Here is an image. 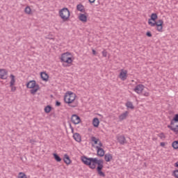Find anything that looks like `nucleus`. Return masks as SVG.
Masks as SVG:
<instances>
[{"instance_id": "1", "label": "nucleus", "mask_w": 178, "mask_h": 178, "mask_svg": "<svg viewBox=\"0 0 178 178\" xmlns=\"http://www.w3.org/2000/svg\"><path fill=\"white\" fill-rule=\"evenodd\" d=\"M81 160L83 163L86 166H88L90 169H92V170L96 169L99 176L105 177V172H102V169H104V160L92 157L88 158L87 156H81Z\"/></svg>"}, {"instance_id": "2", "label": "nucleus", "mask_w": 178, "mask_h": 178, "mask_svg": "<svg viewBox=\"0 0 178 178\" xmlns=\"http://www.w3.org/2000/svg\"><path fill=\"white\" fill-rule=\"evenodd\" d=\"M158 19V15L156 13H152L150 16V19H148V24L151 27H155L156 30L159 33H162L163 31V20L159 19L156 22Z\"/></svg>"}, {"instance_id": "3", "label": "nucleus", "mask_w": 178, "mask_h": 178, "mask_svg": "<svg viewBox=\"0 0 178 178\" xmlns=\"http://www.w3.org/2000/svg\"><path fill=\"white\" fill-rule=\"evenodd\" d=\"M76 97V93L67 92L64 97V102L65 104H67L69 106H71V108H76V106L79 105L77 102H74Z\"/></svg>"}, {"instance_id": "4", "label": "nucleus", "mask_w": 178, "mask_h": 178, "mask_svg": "<svg viewBox=\"0 0 178 178\" xmlns=\"http://www.w3.org/2000/svg\"><path fill=\"white\" fill-rule=\"evenodd\" d=\"M59 16L63 22H67L70 17V10L67 8H63L59 11Z\"/></svg>"}, {"instance_id": "5", "label": "nucleus", "mask_w": 178, "mask_h": 178, "mask_svg": "<svg viewBox=\"0 0 178 178\" xmlns=\"http://www.w3.org/2000/svg\"><path fill=\"white\" fill-rule=\"evenodd\" d=\"M68 52L64 53L61 55L60 60L61 62H65V63H68V65H70V63H73V60L71 57H69L67 56Z\"/></svg>"}, {"instance_id": "6", "label": "nucleus", "mask_w": 178, "mask_h": 178, "mask_svg": "<svg viewBox=\"0 0 178 178\" xmlns=\"http://www.w3.org/2000/svg\"><path fill=\"white\" fill-rule=\"evenodd\" d=\"M144 88H145V86H144V85L143 84H138L137 85L135 88L134 89V90L135 91V92H136L137 94H143V91H144Z\"/></svg>"}, {"instance_id": "7", "label": "nucleus", "mask_w": 178, "mask_h": 178, "mask_svg": "<svg viewBox=\"0 0 178 178\" xmlns=\"http://www.w3.org/2000/svg\"><path fill=\"white\" fill-rule=\"evenodd\" d=\"M71 122H72L74 124H79V123L81 122V119L79 115L73 114L71 118Z\"/></svg>"}, {"instance_id": "8", "label": "nucleus", "mask_w": 178, "mask_h": 178, "mask_svg": "<svg viewBox=\"0 0 178 178\" xmlns=\"http://www.w3.org/2000/svg\"><path fill=\"white\" fill-rule=\"evenodd\" d=\"M96 148L97 149V156H112L111 154H105V151L104 149L97 146Z\"/></svg>"}, {"instance_id": "9", "label": "nucleus", "mask_w": 178, "mask_h": 178, "mask_svg": "<svg viewBox=\"0 0 178 178\" xmlns=\"http://www.w3.org/2000/svg\"><path fill=\"white\" fill-rule=\"evenodd\" d=\"M0 79L6 80L8 79V71L5 69H0Z\"/></svg>"}, {"instance_id": "10", "label": "nucleus", "mask_w": 178, "mask_h": 178, "mask_svg": "<svg viewBox=\"0 0 178 178\" xmlns=\"http://www.w3.org/2000/svg\"><path fill=\"white\" fill-rule=\"evenodd\" d=\"M120 79H121L122 81H124V80L127 79V70L123 71V70H122L121 72L120 73Z\"/></svg>"}, {"instance_id": "11", "label": "nucleus", "mask_w": 178, "mask_h": 178, "mask_svg": "<svg viewBox=\"0 0 178 178\" xmlns=\"http://www.w3.org/2000/svg\"><path fill=\"white\" fill-rule=\"evenodd\" d=\"M40 77L43 81H48L49 75L47 72H40Z\"/></svg>"}, {"instance_id": "12", "label": "nucleus", "mask_w": 178, "mask_h": 178, "mask_svg": "<svg viewBox=\"0 0 178 178\" xmlns=\"http://www.w3.org/2000/svg\"><path fill=\"white\" fill-rule=\"evenodd\" d=\"M27 88H35V87H37L35 81H30L26 83Z\"/></svg>"}, {"instance_id": "13", "label": "nucleus", "mask_w": 178, "mask_h": 178, "mask_svg": "<svg viewBox=\"0 0 178 178\" xmlns=\"http://www.w3.org/2000/svg\"><path fill=\"white\" fill-rule=\"evenodd\" d=\"M127 116H129V111H125L124 113L120 115L118 117L120 122H122V120H124V119H127Z\"/></svg>"}, {"instance_id": "14", "label": "nucleus", "mask_w": 178, "mask_h": 178, "mask_svg": "<svg viewBox=\"0 0 178 178\" xmlns=\"http://www.w3.org/2000/svg\"><path fill=\"white\" fill-rule=\"evenodd\" d=\"M73 137L74 140H75V141H77V143L81 142V136H80V134L75 133L74 134Z\"/></svg>"}, {"instance_id": "15", "label": "nucleus", "mask_w": 178, "mask_h": 178, "mask_svg": "<svg viewBox=\"0 0 178 178\" xmlns=\"http://www.w3.org/2000/svg\"><path fill=\"white\" fill-rule=\"evenodd\" d=\"M76 10H79V12H82L83 13L86 12V10L84 9V6H83V4L81 3L76 6Z\"/></svg>"}, {"instance_id": "16", "label": "nucleus", "mask_w": 178, "mask_h": 178, "mask_svg": "<svg viewBox=\"0 0 178 178\" xmlns=\"http://www.w3.org/2000/svg\"><path fill=\"white\" fill-rule=\"evenodd\" d=\"M118 141L120 143V144H124L126 143V138L123 136H120L118 137Z\"/></svg>"}, {"instance_id": "17", "label": "nucleus", "mask_w": 178, "mask_h": 178, "mask_svg": "<svg viewBox=\"0 0 178 178\" xmlns=\"http://www.w3.org/2000/svg\"><path fill=\"white\" fill-rule=\"evenodd\" d=\"M79 19L81 22L86 23L87 22V15H86V14H81Z\"/></svg>"}, {"instance_id": "18", "label": "nucleus", "mask_w": 178, "mask_h": 178, "mask_svg": "<svg viewBox=\"0 0 178 178\" xmlns=\"http://www.w3.org/2000/svg\"><path fill=\"white\" fill-rule=\"evenodd\" d=\"M92 124L94 127H98V126H99V119H98V118H95L92 120Z\"/></svg>"}, {"instance_id": "19", "label": "nucleus", "mask_w": 178, "mask_h": 178, "mask_svg": "<svg viewBox=\"0 0 178 178\" xmlns=\"http://www.w3.org/2000/svg\"><path fill=\"white\" fill-rule=\"evenodd\" d=\"M10 77L11 79L10 82V87H13V86H15V83H16V80L15 79V75L10 74Z\"/></svg>"}, {"instance_id": "20", "label": "nucleus", "mask_w": 178, "mask_h": 178, "mask_svg": "<svg viewBox=\"0 0 178 178\" xmlns=\"http://www.w3.org/2000/svg\"><path fill=\"white\" fill-rule=\"evenodd\" d=\"M38 90H40V86L37 84L35 88L31 90V94H33V95H34V94H35V92H37Z\"/></svg>"}, {"instance_id": "21", "label": "nucleus", "mask_w": 178, "mask_h": 178, "mask_svg": "<svg viewBox=\"0 0 178 178\" xmlns=\"http://www.w3.org/2000/svg\"><path fill=\"white\" fill-rule=\"evenodd\" d=\"M63 161L66 165H70L72 163V160L70 159V157L69 156H65L63 159Z\"/></svg>"}, {"instance_id": "22", "label": "nucleus", "mask_w": 178, "mask_h": 178, "mask_svg": "<svg viewBox=\"0 0 178 178\" xmlns=\"http://www.w3.org/2000/svg\"><path fill=\"white\" fill-rule=\"evenodd\" d=\"M127 108H129V109H134V106L131 102H127L126 103Z\"/></svg>"}, {"instance_id": "23", "label": "nucleus", "mask_w": 178, "mask_h": 178, "mask_svg": "<svg viewBox=\"0 0 178 178\" xmlns=\"http://www.w3.org/2000/svg\"><path fill=\"white\" fill-rule=\"evenodd\" d=\"M51 111H52V106L47 105L45 108H44V112L45 113H49V112H51Z\"/></svg>"}, {"instance_id": "24", "label": "nucleus", "mask_w": 178, "mask_h": 178, "mask_svg": "<svg viewBox=\"0 0 178 178\" xmlns=\"http://www.w3.org/2000/svg\"><path fill=\"white\" fill-rule=\"evenodd\" d=\"M172 147L174 149H178V140H175L172 143Z\"/></svg>"}, {"instance_id": "25", "label": "nucleus", "mask_w": 178, "mask_h": 178, "mask_svg": "<svg viewBox=\"0 0 178 178\" xmlns=\"http://www.w3.org/2000/svg\"><path fill=\"white\" fill-rule=\"evenodd\" d=\"M25 13H26L27 15H30V13H31V8H30V6H27L25 8L24 10Z\"/></svg>"}, {"instance_id": "26", "label": "nucleus", "mask_w": 178, "mask_h": 178, "mask_svg": "<svg viewBox=\"0 0 178 178\" xmlns=\"http://www.w3.org/2000/svg\"><path fill=\"white\" fill-rule=\"evenodd\" d=\"M92 141L94 143V144H98L99 140L95 136H92L91 137Z\"/></svg>"}, {"instance_id": "27", "label": "nucleus", "mask_w": 178, "mask_h": 178, "mask_svg": "<svg viewBox=\"0 0 178 178\" xmlns=\"http://www.w3.org/2000/svg\"><path fill=\"white\" fill-rule=\"evenodd\" d=\"M18 178H27V175L24 172H19L18 174Z\"/></svg>"}, {"instance_id": "28", "label": "nucleus", "mask_w": 178, "mask_h": 178, "mask_svg": "<svg viewBox=\"0 0 178 178\" xmlns=\"http://www.w3.org/2000/svg\"><path fill=\"white\" fill-rule=\"evenodd\" d=\"M172 176L175 178H178V170H175L172 172Z\"/></svg>"}, {"instance_id": "29", "label": "nucleus", "mask_w": 178, "mask_h": 178, "mask_svg": "<svg viewBox=\"0 0 178 178\" xmlns=\"http://www.w3.org/2000/svg\"><path fill=\"white\" fill-rule=\"evenodd\" d=\"M158 137H159L160 138H166V136H165V134H163V132L158 134Z\"/></svg>"}, {"instance_id": "30", "label": "nucleus", "mask_w": 178, "mask_h": 178, "mask_svg": "<svg viewBox=\"0 0 178 178\" xmlns=\"http://www.w3.org/2000/svg\"><path fill=\"white\" fill-rule=\"evenodd\" d=\"M111 159H112V156H105L106 162H110Z\"/></svg>"}, {"instance_id": "31", "label": "nucleus", "mask_w": 178, "mask_h": 178, "mask_svg": "<svg viewBox=\"0 0 178 178\" xmlns=\"http://www.w3.org/2000/svg\"><path fill=\"white\" fill-rule=\"evenodd\" d=\"M102 55L104 58H106V56H108V51H106V50H104L102 51Z\"/></svg>"}, {"instance_id": "32", "label": "nucleus", "mask_w": 178, "mask_h": 178, "mask_svg": "<svg viewBox=\"0 0 178 178\" xmlns=\"http://www.w3.org/2000/svg\"><path fill=\"white\" fill-rule=\"evenodd\" d=\"M54 159H55L57 162H60V161H62V159H60V156H54Z\"/></svg>"}, {"instance_id": "33", "label": "nucleus", "mask_w": 178, "mask_h": 178, "mask_svg": "<svg viewBox=\"0 0 178 178\" xmlns=\"http://www.w3.org/2000/svg\"><path fill=\"white\" fill-rule=\"evenodd\" d=\"M143 95H144V97H149V92L145 91L143 93Z\"/></svg>"}, {"instance_id": "34", "label": "nucleus", "mask_w": 178, "mask_h": 178, "mask_svg": "<svg viewBox=\"0 0 178 178\" xmlns=\"http://www.w3.org/2000/svg\"><path fill=\"white\" fill-rule=\"evenodd\" d=\"M70 128L71 129L72 134H74V128L72 127V124L70 123Z\"/></svg>"}, {"instance_id": "35", "label": "nucleus", "mask_w": 178, "mask_h": 178, "mask_svg": "<svg viewBox=\"0 0 178 178\" xmlns=\"http://www.w3.org/2000/svg\"><path fill=\"white\" fill-rule=\"evenodd\" d=\"M146 35L147 37H152V33H151V31H147Z\"/></svg>"}, {"instance_id": "36", "label": "nucleus", "mask_w": 178, "mask_h": 178, "mask_svg": "<svg viewBox=\"0 0 178 178\" xmlns=\"http://www.w3.org/2000/svg\"><path fill=\"white\" fill-rule=\"evenodd\" d=\"M11 87V91L13 92H14V91H16V87H15V86H10Z\"/></svg>"}, {"instance_id": "37", "label": "nucleus", "mask_w": 178, "mask_h": 178, "mask_svg": "<svg viewBox=\"0 0 178 178\" xmlns=\"http://www.w3.org/2000/svg\"><path fill=\"white\" fill-rule=\"evenodd\" d=\"M56 106H60V102L59 101L56 102Z\"/></svg>"}, {"instance_id": "38", "label": "nucleus", "mask_w": 178, "mask_h": 178, "mask_svg": "<svg viewBox=\"0 0 178 178\" xmlns=\"http://www.w3.org/2000/svg\"><path fill=\"white\" fill-rule=\"evenodd\" d=\"M99 145V147L101 148V147H102V143L100 142V140L99 141V143H97Z\"/></svg>"}, {"instance_id": "39", "label": "nucleus", "mask_w": 178, "mask_h": 178, "mask_svg": "<svg viewBox=\"0 0 178 178\" xmlns=\"http://www.w3.org/2000/svg\"><path fill=\"white\" fill-rule=\"evenodd\" d=\"M92 52L94 55H97V51L95 49H92Z\"/></svg>"}, {"instance_id": "40", "label": "nucleus", "mask_w": 178, "mask_h": 178, "mask_svg": "<svg viewBox=\"0 0 178 178\" xmlns=\"http://www.w3.org/2000/svg\"><path fill=\"white\" fill-rule=\"evenodd\" d=\"M160 145H161V147H164V146H165V143L161 142V143H160Z\"/></svg>"}, {"instance_id": "41", "label": "nucleus", "mask_w": 178, "mask_h": 178, "mask_svg": "<svg viewBox=\"0 0 178 178\" xmlns=\"http://www.w3.org/2000/svg\"><path fill=\"white\" fill-rule=\"evenodd\" d=\"M90 3H94L95 2V0H89Z\"/></svg>"}, {"instance_id": "42", "label": "nucleus", "mask_w": 178, "mask_h": 178, "mask_svg": "<svg viewBox=\"0 0 178 178\" xmlns=\"http://www.w3.org/2000/svg\"><path fill=\"white\" fill-rule=\"evenodd\" d=\"M175 168H178V161H177V162L175 163Z\"/></svg>"}, {"instance_id": "43", "label": "nucleus", "mask_w": 178, "mask_h": 178, "mask_svg": "<svg viewBox=\"0 0 178 178\" xmlns=\"http://www.w3.org/2000/svg\"><path fill=\"white\" fill-rule=\"evenodd\" d=\"M53 156H59V155H58V154H56V153H54Z\"/></svg>"}, {"instance_id": "44", "label": "nucleus", "mask_w": 178, "mask_h": 178, "mask_svg": "<svg viewBox=\"0 0 178 178\" xmlns=\"http://www.w3.org/2000/svg\"><path fill=\"white\" fill-rule=\"evenodd\" d=\"M64 156H69L67 154H64Z\"/></svg>"}, {"instance_id": "45", "label": "nucleus", "mask_w": 178, "mask_h": 178, "mask_svg": "<svg viewBox=\"0 0 178 178\" xmlns=\"http://www.w3.org/2000/svg\"><path fill=\"white\" fill-rule=\"evenodd\" d=\"M20 159H21L22 161H23V157H20Z\"/></svg>"}, {"instance_id": "46", "label": "nucleus", "mask_w": 178, "mask_h": 178, "mask_svg": "<svg viewBox=\"0 0 178 178\" xmlns=\"http://www.w3.org/2000/svg\"><path fill=\"white\" fill-rule=\"evenodd\" d=\"M49 40H54V38H49Z\"/></svg>"}]
</instances>
